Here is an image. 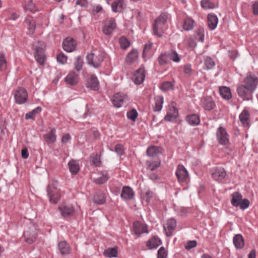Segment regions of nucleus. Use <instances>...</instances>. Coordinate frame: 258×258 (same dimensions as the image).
<instances>
[{"label":"nucleus","mask_w":258,"mask_h":258,"mask_svg":"<svg viewBox=\"0 0 258 258\" xmlns=\"http://www.w3.org/2000/svg\"><path fill=\"white\" fill-rule=\"evenodd\" d=\"M45 47V44L42 41H38L33 43L32 45V48L34 50V57L36 60L41 65H43L46 60V56L44 53Z\"/></svg>","instance_id":"obj_1"},{"label":"nucleus","mask_w":258,"mask_h":258,"mask_svg":"<svg viewBox=\"0 0 258 258\" xmlns=\"http://www.w3.org/2000/svg\"><path fill=\"white\" fill-rule=\"evenodd\" d=\"M167 18V15L163 13L155 19L153 28L155 35L158 37L162 36L163 34V27L166 24Z\"/></svg>","instance_id":"obj_2"},{"label":"nucleus","mask_w":258,"mask_h":258,"mask_svg":"<svg viewBox=\"0 0 258 258\" xmlns=\"http://www.w3.org/2000/svg\"><path fill=\"white\" fill-rule=\"evenodd\" d=\"M87 63L95 68H99L103 60V57L101 54L95 55L93 53L88 54L86 56Z\"/></svg>","instance_id":"obj_3"},{"label":"nucleus","mask_w":258,"mask_h":258,"mask_svg":"<svg viewBox=\"0 0 258 258\" xmlns=\"http://www.w3.org/2000/svg\"><path fill=\"white\" fill-rule=\"evenodd\" d=\"M14 98L16 103L19 104H23L27 101L28 98L27 91L24 88H18L15 91Z\"/></svg>","instance_id":"obj_4"},{"label":"nucleus","mask_w":258,"mask_h":258,"mask_svg":"<svg viewBox=\"0 0 258 258\" xmlns=\"http://www.w3.org/2000/svg\"><path fill=\"white\" fill-rule=\"evenodd\" d=\"M243 84L253 92L257 88L258 78L254 75H248L243 80Z\"/></svg>","instance_id":"obj_5"},{"label":"nucleus","mask_w":258,"mask_h":258,"mask_svg":"<svg viewBox=\"0 0 258 258\" xmlns=\"http://www.w3.org/2000/svg\"><path fill=\"white\" fill-rule=\"evenodd\" d=\"M236 91L239 96L244 100H249L252 96V93H253L244 84L239 85Z\"/></svg>","instance_id":"obj_6"},{"label":"nucleus","mask_w":258,"mask_h":258,"mask_svg":"<svg viewBox=\"0 0 258 258\" xmlns=\"http://www.w3.org/2000/svg\"><path fill=\"white\" fill-rule=\"evenodd\" d=\"M116 28L115 20L114 18H109L103 23L102 32L106 35H110Z\"/></svg>","instance_id":"obj_7"},{"label":"nucleus","mask_w":258,"mask_h":258,"mask_svg":"<svg viewBox=\"0 0 258 258\" xmlns=\"http://www.w3.org/2000/svg\"><path fill=\"white\" fill-rule=\"evenodd\" d=\"M217 140L222 145H226L229 143L228 135L225 128L219 127L216 133Z\"/></svg>","instance_id":"obj_8"},{"label":"nucleus","mask_w":258,"mask_h":258,"mask_svg":"<svg viewBox=\"0 0 258 258\" xmlns=\"http://www.w3.org/2000/svg\"><path fill=\"white\" fill-rule=\"evenodd\" d=\"M175 174L179 182H186L188 177V172L182 165L177 166Z\"/></svg>","instance_id":"obj_9"},{"label":"nucleus","mask_w":258,"mask_h":258,"mask_svg":"<svg viewBox=\"0 0 258 258\" xmlns=\"http://www.w3.org/2000/svg\"><path fill=\"white\" fill-rule=\"evenodd\" d=\"M77 45L76 41L70 37L66 38L63 41L62 46L63 49L69 52L75 50Z\"/></svg>","instance_id":"obj_10"},{"label":"nucleus","mask_w":258,"mask_h":258,"mask_svg":"<svg viewBox=\"0 0 258 258\" xmlns=\"http://www.w3.org/2000/svg\"><path fill=\"white\" fill-rule=\"evenodd\" d=\"M211 175L215 180L219 181L225 177L226 172L222 167H216L211 170Z\"/></svg>","instance_id":"obj_11"},{"label":"nucleus","mask_w":258,"mask_h":258,"mask_svg":"<svg viewBox=\"0 0 258 258\" xmlns=\"http://www.w3.org/2000/svg\"><path fill=\"white\" fill-rule=\"evenodd\" d=\"M176 227V221L174 219L171 218L167 220L164 225V230L167 236H171Z\"/></svg>","instance_id":"obj_12"},{"label":"nucleus","mask_w":258,"mask_h":258,"mask_svg":"<svg viewBox=\"0 0 258 258\" xmlns=\"http://www.w3.org/2000/svg\"><path fill=\"white\" fill-rule=\"evenodd\" d=\"M127 99V98L126 95L117 93L114 95L112 102L115 107L119 108L123 105L124 102Z\"/></svg>","instance_id":"obj_13"},{"label":"nucleus","mask_w":258,"mask_h":258,"mask_svg":"<svg viewBox=\"0 0 258 258\" xmlns=\"http://www.w3.org/2000/svg\"><path fill=\"white\" fill-rule=\"evenodd\" d=\"M202 103L203 108L208 111L212 110L216 106L214 101L210 96L203 97L202 100Z\"/></svg>","instance_id":"obj_14"},{"label":"nucleus","mask_w":258,"mask_h":258,"mask_svg":"<svg viewBox=\"0 0 258 258\" xmlns=\"http://www.w3.org/2000/svg\"><path fill=\"white\" fill-rule=\"evenodd\" d=\"M145 78V70L143 68H140L138 69L134 76L133 79L134 81V82L136 84H141L144 81Z\"/></svg>","instance_id":"obj_15"},{"label":"nucleus","mask_w":258,"mask_h":258,"mask_svg":"<svg viewBox=\"0 0 258 258\" xmlns=\"http://www.w3.org/2000/svg\"><path fill=\"white\" fill-rule=\"evenodd\" d=\"M59 210L63 217L72 215L74 212V207L70 205L63 204L59 207Z\"/></svg>","instance_id":"obj_16"},{"label":"nucleus","mask_w":258,"mask_h":258,"mask_svg":"<svg viewBox=\"0 0 258 258\" xmlns=\"http://www.w3.org/2000/svg\"><path fill=\"white\" fill-rule=\"evenodd\" d=\"M133 228L136 235H140L141 234L144 233H148L147 226L139 221H136L134 223Z\"/></svg>","instance_id":"obj_17"},{"label":"nucleus","mask_w":258,"mask_h":258,"mask_svg":"<svg viewBox=\"0 0 258 258\" xmlns=\"http://www.w3.org/2000/svg\"><path fill=\"white\" fill-rule=\"evenodd\" d=\"M125 7L123 0H115L111 4L112 11L115 13H120Z\"/></svg>","instance_id":"obj_18"},{"label":"nucleus","mask_w":258,"mask_h":258,"mask_svg":"<svg viewBox=\"0 0 258 258\" xmlns=\"http://www.w3.org/2000/svg\"><path fill=\"white\" fill-rule=\"evenodd\" d=\"M134 196V192L130 186H123L120 197L122 199L125 200H131L133 198Z\"/></svg>","instance_id":"obj_19"},{"label":"nucleus","mask_w":258,"mask_h":258,"mask_svg":"<svg viewBox=\"0 0 258 258\" xmlns=\"http://www.w3.org/2000/svg\"><path fill=\"white\" fill-rule=\"evenodd\" d=\"M25 241L29 243L32 244L33 243L37 238V234L35 231H26L23 234Z\"/></svg>","instance_id":"obj_20"},{"label":"nucleus","mask_w":258,"mask_h":258,"mask_svg":"<svg viewBox=\"0 0 258 258\" xmlns=\"http://www.w3.org/2000/svg\"><path fill=\"white\" fill-rule=\"evenodd\" d=\"M218 19L214 14H209L208 15V25L211 30H214L217 25Z\"/></svg>","instance_id":"obj_21"},{"label":"nucleus","mask_w":258,"mask_h":258,"mask_svg":"<svg viewBox=\"0 0 258 258\" xmlns=\"http://www.w3.org/2000/svg\"><path fill=\"white\" fill-rule=\"evenodd\" d=\"M99 81L95 75H91L88 82L87 87L92 90L97 91L99 89Z\"/></svg>","instance_id":"obj_22"},{"label":"nucleus","mask_w":258,"mask_h":258,"mask_svg":"<svg viewBox=\"0 0 258 258\" xmlns=\"http://www.w3.org/2000/svg\"><path fill=\"white\" fill-rule=\"evenodd\" d=\"M65 82L70 85H76L78 82V76L75 72L70 73L65 78Z\"/></svg>","instance_id":"obj_23"},{"label":"nucleus","mask_w":258,"mask_h":258,"mask_svg":"<svg viewBox=\"0 0 258 258\" xmlns=\"http://www.w3.org/2000/svg\"><path fill=\"white\" fill-rule=\"evenodd\" d=\"M232 199L231 200V205L235 207H238L239 203L242 200V195L238 191L234 192L232 195Z\"/></svg>","instance_id":"obj_24"},{"label":"nucleus","mask_w":258,"mask_h":258,"mask_svg":"<svg viewBox=\"0 0 258 258\" xmlns=\"http://www.w3.org/2000/svg\"><path fill=\"white\" fill-rule=\"evenodd\" d=\"M233 242L236 248H242L244 245V239L240 234H236L233 238Z\"/></svg>","instance_id":"obj_25"},{"label":"nucleus","mask_w":258,"mask_h":258,"mask_svg":"<svg viewBox=\"0 0 258 258\" xmlns=\"http://www.w3.org/2000/svg\"><path fill=\"white\" fill-rule=\"evenodd\" d=\"M155 104L153 105V109L154 111H160L162 108L163 103V97L162 96H157L154 98Z\"/></svg>","instance_id":"obj_26"},{"label":"nucleus","mask_w":258,"mask_h":258,"mask_svg":"<svg viewBox=\"0 0 258 258\" xmlns=\"http://www.w3.org/2000/svg\"><path fill=\"white\" fill-rule=\"evenodd\" d=\"M162 243L161 240L156 236L149 239L146 243L147 246L150 249L156 248Z\"/></svg>","instance_id":"obj_27"},{"label":"nucleus","mask_w":258,"mask_h":258,"mask_svg":"<svg viewBox=\"0 0 258 258\" xmlns=\"http://www.w3.org/2000/svg\"><path fill=\"white\" fill-rule=\"evenodd\" d=\"M220 95L225 99L229 100L232 97L230 89L229 87L221 86L219 87Z\"/></svg>","instance_id":"obj_28"},{"label":"nucleus","mask_w":258,"mask_h":258,"mask_svg":"<svg viewBox=\"0 0 258 258\" xmlns=\"http://www.w3.org/2000/svg\"><path fill=\"white\" fill-rule=\"evenodd\" d=\"M69 170L73 174H76L80 170V166L77 161L71 160L68 163Z\"/></svg>","instance_id":"obj_29"},{"label":"nucleus","mask_w":258,"mask_h":258,"mask_svg":"<svg viewBox=\"0 0 258 258\" xmlns=\"http://www.w3.org/2000/svg\"><path fill=\"white\" fill-rule=\"evenodd\" d=\"M239 119L244 126H248V121L249 118V113L246 110H243L239 115Z\"/></svg>","instance_id":"obj_30"},{"label":"nucleus","mask_w":258,"mask_h":258,"mask_svg":"<svg viewBox=\"0 0 258 258\" xmlns=\"http://www.w3.org/2000/svg\"><path fill=\"white\" fill-rule=\"evenodd\" d=\"M161 153V148L159 147L151 146L148 148L146 153L149 157H155Z\"/></svg>","instance_id":"obj_31"},{"label":"nucleus","mask_w":258,"mask_h":258,"mask_svg":"<svg viewBox=\"0 0 258 258\" xmlns=\"http://www.w3.org/2000/svg\"><path fill=\"white\" fill-rule=\"evenodd\" d=\"M25 22L28 25V29L30 34H33L36 28V23L33 19L31 17H27L25 19Z\"/></svg>","instance_id":"obj_32"},{"label":"nucleus","mask_w":258,"mask_h":258,"mask_svg":"<svg viewBox=\"0 0 258 258\" xmlns=\"http://www.w3.org/2000/svg\"><path fill=\"white\" fill-rule=\"evenodd\" d=\"M186 121L191 125H197L200 122V117L196 114L189 115L186 117Z\"/></svg>","instance_id":"obj_33"},{"label":"nucleus","mask_w":258,"mask_h":258,"mask_svg":"<svg viewBox=\"0 0 258 258\" xmlns=\"http://www.w3.org/2000/svg\"><path fill=\"white\" fill-rule=\"evenodd\" d=\"M55 133V130L54 128H52L49 133L44 135V138L46 141L49 143H54L56 139Z\"/></svg>","instance_id":"obj_34"},{"label":"nucleus","mask_w":258,"mask_h":258,"mask_svg":"<svg viewBox=\"0 0 258 258\" xmlns=\"http://www.w3.org/2000/svg\"><path fill=\"white\" fill-rule=\"evenodd\" d=\"M58 247L60 252L62 255L69 253L70 246L65 241H60L58 244Z\"/></svg>","instance_id":"obj_35"},{"label":"nucleus","mask_w":258,"mask_h":258,"mask_svg":"<svg viewBox=\"0 0 258 258\" xmlns=\"http://www.w3.org/2000/svg\"><path fill=\"white\" fill-rule=\"evenodd\" d=\"M138 57V52L137 50L133 49L126 56V61L131 64L134 62Z\"/></svg>","instance_id":"obj_36"},{"label":"nucleus","mask_w":258,"mask_h":258,"mask_svg":"<svg viewBox=\"0 0 258 258\" xmlns=\"http://www.w3.org/2000/svg\"><path fill=\"white\" fill-rule=\"evenodd\" d=\"M194 21L192 19L189 18L185 19L183 28L185 31H190L193 29Z\"/></svg>","instance_id":"obj_37"},{"label":"nucleus","mask_w":258,"mask_h":258,"mask_svg":"<svg viewBox=\"0 0 258 258\" xmlns=\"http://www.w3.org/2000/svg\"><path fill=\"white\" fill-rule=\"evenodd\" d=\"M104 255L108 257H116L117 255V250L115 247L108 248L105 250Z\"/></svg>","instance_id":"obj_38"},{"label":"nucleus","mask_w":258,"mask_h":258,"mask_svg":"<svg viewBox=\"0 0 258 258\" xmlns=\"http://www.w3.org/2000/svg\"><path fill=\"white\" fill-rule=\"evenodd\" d=\"M42 111V108L41 107H37L35 109H34L32 111L29 112L28 113L26 114L25 119H33L34 117L38 113H39Z\"/></svg>","instance_id":"obj_39"},{"label":"nucleus","mask_w":258,"mask_h":258,"mask_svg":"<svg viewBox=\"0 0 258 258\" xmlns=\"http://www.w3.org/2000/svg\"><path fill=\"white\" fill-rule=\"evenodd\" d=\"M201 5L202 7L205 9H212L218 7L210 0H202L201 2Z\"/></svg>","instance_id":"obj_40"},{"label":"nucleus","mask_w":258,"mask_h":258,"mask_svg":"<svg viewBox=\"0 0 258 258\" xmlns=\"http://www.w3.org/2000/svg\"><path fill=\"white\" fill-rule=\"evenodd\" d=\"M94 202L95 203L102 205L105 202V197L103 194H97L94 196Z\"/></svg>","instance_id":"obj_41"},{"label":"nucleus","mask_w":258,"mask_h":258,"mask_svg":"<svg viewBox=\"0 0 258 258\" xmlns=\"http://www.w3.org/2000/svg\"><path fill=\"white\" fill-rule=\"evenodd\" d=\"M204 63L205 66V69L207 70H210L212 69L215 65V61L210 56H206L204 60Z\"/></svg>","instance_id":"obj_42"},{"label":"nucleus","mask_w":258,"mask_h":258,"mask_svg":"<svg viewBox=\"0 0 258 258\" xmlns=\"http://www.w3.org/2000/svg\"><path fill=\"white\" fill-rule=\"evenodd\" d=\"M93 165L99 167L101 165V162L100 160V156L97 154H92L90 156Z\"/></svg>","instance_id":"obj_43"},{"label":"nucleus","mask_w":258,"mask_h":258,"mask_svg":"<svg viewBox=\"0 0 258 258\" xmlns=\"http://www.w3.org/2000/svg\"><path fill=\"white\" fill-rule=\"evenodd\" d=\"M174 110V113L173 114H170L169 113H167L166 115L165 116L164 119L167 121H172L175 120L178 115V112L177 110L175 108H173Z\"/></svg>","instance_id":"obj_44"},{"label":"nucleus","mask_w":258,"mask_h":258,"mask_svg":"<svg viewBox=\"0 0 258 258\" xmlns=\"http://www.w3.org/2000/svg\"><path fill=\"white\" fill-rule=\"evenodd\" d=\"M47 192L48 196L52 195L53 194L59 192L56 188V183L55 182L52 183L48 185L47 188Z\"/></svg>","instance_id":"obj_45"},{"label":"nucleus","mask_w":258,"mask_h":258,"mask_svg":"<svg viewBox=\"0 0 258 258\" xmlns=\"http://www.w3.org/2000/svg\"><path fill=\"white\" fill-rule=\"evenodd\" d=\"M108 179V174L102 173L101 176L94 179V182L98 184H101L104 183Z\"/></svg>","instance_id":"obj_46"},{"label":"nucleus","mask_w":258,"mask_h":258,"mask_svg":"<svg viewBox=\"0 0 258 258\" xmlns=\"http://www.w3.org/2000/svg\"><path fill=\"white\" fill-rule=\"evenodd\" d=\"M167 57L175 62H178L180 58L176 51L174 50L170 53H166Z\"/></svg>","instance_id":"obj_47"},{"label":"nucleus","mask_w":258,"mask_h":258,"mask_svg":"<svg viewBox=\"0 0 258 258\" xmlns=\"http://www.w3.org/2000/svg\"><path fill=\"white\" fill-rule=\"evenodd\" d=\"M119 42L121 48L123 49H126L130 45V42L124 37H120L119 40Z\"/></svg>","instance_id":"obj_48"},{"label":"nucleus","mask_w":258,"mask_h":258,"mask_svg":"<svg viewBox=\"0 0 258 258\" xmlns=\"http://www.w3.org/2000/svg\"><path fill=\"white\" fill-rule=\"evenodd\" d=\"M138 115V112L135 109H133L127 113V118L132 121H135Z\"/></svg>","instance_id":"obj_49"},{"label":"nucleus","mask_w":258,"mask_h":258,"mask_svg":"<svg viewBox=\"0 0 258 258\" xmlns=\"http://www.w3.org/2000/svg\"><path fill=\"white\" fill-rule=\"evenodd\" d=\"M7 61L4 53H0V70L4 71L6 69Z\"/></svg>","instance_id":"obj_50"},{"label":"nucleus","mask_w":258,"mask_h":258,"mask_svg":"<svg viewBox=\"0 0 258 258\" xmlns=\"http://www.w3.org/2000/svg\"><path fill=\"white\" fill-rule=\"evenodd\" d=\"M25 9L27 10H29L32 12H34L36 11V6L31 0H29L27 2L25 6Z\"/></svg>","instance_id":"obj_51"},{"label":"nucleus","mask_w":258,"mask_h":258,"mask_svg":"<svg viewBox=\"0 0 258 258\" xmlns=\"http://www.w3.org/2000/svg\"><path fill=\"white\" fill-rule=\"evenodd\" d=\"M83 64V61L82 60L81 57L78 56L76 61L75 62L76 70L78 72L80 71L82 69Z\"/></svg>","instance_id":"obj_52"},{"label":"nucleus","mask_w":258,"mask_h":258,"mask_svg":"<svg viewBox=\"0 0 258 258\" xmlns=\"http://www.w3.org/2000/svg\"><path fill=\"white\" fill-rule=\"evenodd\" d=\"M167 253L164 247H161L158 250L157 258H167Z\"/></svg>","instance_id":"obj_53"},{"label":"nucleus","mask_w":258,"mask_h":258,"mask_svg":"<svg viewBox=\"0 0 258 258\" xmlns=\"http://www.w3.org/2000/svg\"><path fill=\"white\" fill-rule=\"evenodd\" d=\"M48 197L51 202L56 204L60 198V195L59 192H57L53 194Z\"/></svg>","instance_id":"obj_54"},{"label":"nucleus","mask_w":258,"mask_h":258,"mask_svg":"<svg viewBox=\"0 0 258 258\" xmlns=\"http://www.w3.org/2000/svg\"><path fill=\"white\" fill-rule=\"evenodd\" d=\"M249 206V201L247 199H242L239 205V207L242 210L247 209Z\"/></svg>","instance_id":"obj_55"},{"label":"nucleus","mask_w":258,"mask_h":258,"mask_svg":"<svg viewBox=\"0 0 258 258\" xmlns=\"http://www.w3.org/2000/svg\"><path fill=\"white\" fill-rule=\"evenodd\" d=\"M168 58L166 53L161 54L158 57V61L160 65H164L167 63Z\"/></svg>","instance_id":"obj_56"},{"label":"nucleus","mask_w":258,"mask_h":258,"mask_svg":"<svg viewBox=\"0 0 258 258\" xmlns=\"http://www.w3.org/2000/svg\"><path fill=\"white\" fill-rule=\"evenodd\" d=\"M172 85L170 82H163L161 86V89L166 91L172 88Z\"/></svg>","instance_id":"obj_57"},{"label":"nucleus","mask_w":258,"mask_h":258,"mask_svg":"<svg viewBox=\"0 0 258 258\" xmlns=\"http://www.w3.org/2000/svg\"><path fill=\"white\" fill-rule=\"evenodd\" d=\"M67 56L63 53H60L57 55V60L58 62L64 64L66 62Z\"/></svg>","instance_id":"obj_58"},{"label":"nucleus","mask_w":258,"mask_h":258,"mask_svg":"<svg viewBox=\"0 0 258 258\" xmlns=\"http://www.w3.org/2000/svg\"><path fill=\"white\" fill-rule=\"evenodd\" d=\"M197 245V242L196 240H190L187 242V244L185 246V248L186 250H190V249L195 247Z\"/></svg>","instance_id":"obj_59"},{"label":"nucleus","mask_w":258,"mask_h":258,"mask_svg":"<svg viewBox=\"0 0 258 258\" xmlns=\"http://www.w3.org/2000/svg\"><path fill=\"white\" fill-rule=\"evenodd\" d=\"M114 151L119 155H122L124 154L123 147L121 144H117L115 146Z\"/></svg>","instance_id":"obj_60"},{"label":"nucleus","mask_w":258,"mask_h":258,"mask_svg":"<svg viewBox=\"0 0 258 258\" xmlns=\"http://www.w3.org/2000/svg\"><path fill=\"white\" fill-rule=\"evenodd\" d=\"M160 165V161H156L154 162L150 163L149 165V168L151 171H153L156 169L157 167H159Z\"/></svg>","instance_id":"obj_61"},{"label":"nucleus","mask_w":258,"mask_h":258,"mask_svg":"<svg viewBox=\"0 0 258 258\" xmlns=\"http://www.w3.org/2000/svg\"><path fill=\"white\" fill-rule=\"evenodd\" d=\"M153 192L150 190H148L145 192L144 197L146 199L147 202L148 203L150 201L151 199L153 197Z\"/></svg>","instance_id":"obj_62"},{"label":"nucleus","mask_w":258,"mask_h":258,"mask_svg":"<svg viewBox=\"0 0 258 258\" xmlns=\"http://www.w3.org/2000/svg\"><path fill=\"white\" fill-rule=\"evenodd\" d=\"M184 72L185 74L188 75L191 74V67L190 64H187L184 66Z\"/></svg>","instance_id":"obj_63"},{"label":"nucleus","mask_w":258,"mask_h":258,"mask_svg":"<svg viewBox=\"0 0 258 258\" xmlns=\"http://www.w3.org/2000/svg\"><path fill=\"white\" fill-rule=\"evenodd\" d=\"M252 11L254 15H258V1H256L253 4Z\"/></svg>","instance_id":"obj_64"}]
</instances>
